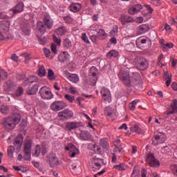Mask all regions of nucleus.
Listing matches in <instances>:
<instances>
[{
    "mask_svg": "<svg viewBox=\"0 0 177 177\" xmlns=\"http://www.w3.org/2000/svg\"><path fill=\"white\" fill-rule=\"evenodd\" d=\"M10 59L14 62H19V57L16 54H12Z\"/></svg>",
    "mask_w": 177,
    "mask_h": 177,
    "instance_id": "62",
    "label": "nucleus"
},
{
    "mask_svg": "<svg viewBox=\"0 0 177 177\" xmlns=\"http://www.w3.org/2000/svg\"><path fill=\"white\" fill-rule=\"evenodd\" d=\"M65 150H66V151H70L69 154L72 158L80 153L78 149H77L73 144H70L68 147H66Z\"/></svg>",
    "mask_w": 177,
    "mask_h": 177,
    "instance_id": "10",
    "label": "nucleus"
},
{
    "mask_svg": "<svg viewBox=\"0 0 177 177\" xmlns=\"http://www.w3.org/2000/svg\"><path fill=\"white\" fill-rule=\"evenodd\" d=\"M70 60V54L67 51L61 52L58 55V61L60 63H64V62H68Z\"/></svg>",
    "mask_w": 177,
    "mask_h": 177,
    "instance_id": "14",
    "label": "nucleus"
},
{
    "mask_svg": "<svg viewBox=\"0 0 177 177\" xmlns=\"http://www.w3.org/2000/svg\"><path fill=\"white\" fill-rule=\"evenodd\" d=\"M51 50L54 55H57V46L55 44L51 45Z\"/></svg>",
    "mask_w": 177,
    "mask_h": 177,
    "instance_id": "56",
    "label": "nucleus"
},
{
    "mask_svg": "<svg viewBox=\"0 0 177 177\" xmlns=\"http://www.w3.org/2000/svg\"><path fill=\"white\" fill-rule=\"evenodd\" d=\"M22 32H24L25 35H30V34H31V28L28 24H25L23 26Z\"/></svg>",
    "mask_w": 177,
    "mask_h": 177,
    "instance_id": "33",
    "label": "nucleus"
},
{
    "mask_svg": "<svg viewBox=\"0 0 177 177\" xmlns=\"http://www.w3.org/2000/svg\"><path fill=\"white\" fill-rule=\"evenodd\" d=\"M43 23L44 26L47 27L48 30H51L52 27H53V21L50 19V16H44Z\"/></svg>",
    "mask_w": 177,
    "mask_h": 177,
    "instance_id": "16",
    "label": "nucleus"
},
{
    "mask_svg": "<svg viewBox=\"0 0 177 177\" xmlns=\"http://www.w3.org/2000/svg\"><path fill=\"white\" fill-rule=\"evenodd\" d=\"M171 107L172 109V111H169L167 112L166 115H169L171 114H175L177 113V100L176 99L173 100V102L171 104Z\"/></svg>",
    "mask_w": 177,
    "mask_h": 177,
    "instance_id": "23",
    "label": "nucleus"
},
{
    "mask_svg": "<svg viewBox=\"0 0 177 177\" xmlns=\"http://www.w3.org/2000/svg\"><path fill=\"white\" fill-rule=\"evenodd\" d=\"M13 88H15V83L12 80H8L3 86V89L6 92H9V91H12Z\"/></svg>",
    "mask_w": 177,
    "mask_h": 177,
    "instance_id": "22",
    "label": "nucleus"
},
{
    "mask_svg": "<svg viewBox=\"0 0 177 177\" xmlns=\"http://www.w3.org/2000/svg\"><path fill=\"white\" fill-rule=\"evenodd\" d=\"M32 147V140L30 139L25 140L24 143V158L26 161L31 160V149Z\"/></svg>",
    "mask_w": 177,
    "mask_h": 177,
    "instance_id": "2",
    "label": "nucleus"
},
{
    "mask_svg": "<svg viewBox=\"0 0 177 177\" xmlns=\"http://www.w3.org/2000/svg\"><path fill=\"white\" fill-rule=\"evenodd\" d=\"M74 115V113L70 109H64L62 111L58 113V117H59L60 120L63 121H66L67 120H70Z\"/></svg>",
    "mask_w": 177,
    "mask_h": 177,
    "instance_id": "6",
    "label": "nucleus"
},
{
    "mask_svg": "<svg viewBox=\"0 0 177 177\" xmlns=\"http://www.w3.org/2000/svg\"><path fill=\"white\" fill-rule=\"evenodd\" d=\"M160 138L159 143H160V144L164 143L165 142V140H167V136L162 133H160ZM152 145L153 146H157V145H158V142L155 143L154 140H152Z\"/></svg>",
    "mask_w": 177,
    "mask_h": 177,
    "instance_id": "30",
    "label": "nucleus"
},
{
    "mask_svg": "<svg viewBox=\"0 0 177 177\" xmlns=\"http://www.w3.org/2000/svg\"><path fill=\"white\" fill-rule=\"evenodd\" d=\"M46 32V26L41 21H39L37 24L36 28V35L39 34L40 35H44Z\"/></svg>",
    "mask_w": 177,
    "mask_h": 177,
    "instance_id": "11",
    "label": "nucleus"
},
{
    "mask_svg": "<svg viewBox=\"0 0 177 177\" xmlns=\"http://www.w3.org/2000/svg\"><path fill=\"white\" fill-rule=\"evenodd\" d=\"M8 79V73L5 72L3 70L0 71V82L1 81H5V80Z\"/></svg>",
    "mask_w": 177,
    "mask_h": 177,
    "instance_id": "40",
    "label": "nucleus"
},
{
    "mask_svg": "<svg viewBox=\"0 0 177 177\" xmlns=\"http://www.w3.org/2000/svg\"><path fill=\"white\" fill-rule=\"evenodd\" d=\"M146 161L148 162L149 167H151L152 168H157V167H160V161L156 158V156H154V154L153 153L147 155Z\"/></svg>",
    "mask_w": 177,
    "mask_h": 177,
    "instance_id": "5",
    "label": "nucleus"
},
{
    "mask_svg": "<svg viewBox=\"0 0 177 177\" xmlns=\"http://www.w3.org/2000/svg\"><path fill=\"white\" fill-rule=\"evenodd\" d=\"M47 78L49 80V81H55V80H56L53 70L50 68L48 69Z\"/></svg>",
    "mask_w": 177,
    "mask_h": 177,
    "instance_id": "36",
    "label": "nucleus"
},
{
    "mask_svg": "<svg viewBox=\"0 0 177 177\" xmlns=\"http://www.w3.org/2000/svg\"><path fill=\"white\" fill-rule=\"evenodd\" d=\"M131 132H136V133H142V129H140V127H139L138 125H133L131 128Z\"/></svg>",
    "mask_w": 177,
    "mask_h": 177,
    "instance_id": "43",
    "label": "nucleus"
},
{
    "mask_svg": "<svg viewBox=\"0 0 177 177\" xmlns=\"http://www.w3.org/2000/svg\"><path fill=\"white\" fill-rule=\"evenodd\" d=\"M48 162L51 168H55V167L59 165V159H57L56 153H54L53 152L50 153L48 156Z\"/></svg>",
    "mask_w": 177,
    "mask_h": 177,
    "instance_id": "7",
    "label": "nucleus"
},
{
    "mask_svg": "<svg viewBox=\"0 0 177 177\" xmlns=\"http://www.w3.org/2000/svg\"><path fill=\"white\" fill-rule=\"evenodd\" d=\"M71 12H73V13H77L80 12L82 8V4L80 3H72L69 6Z\"/></svg>",
    "mask_w": 177,
    "mask_h": 177,
    "instance_id": "15",
    "label": "nucleus"
},
{
    "mask_svg": "<svg viewBox=\"0 0 177 177\" xmlns=\"http://www.w3.org/2000/svg\"><path fill=\"white\" fill-rule=\"evenodd\" d=\"M171 48H174V44L172 43H167L165 44L162 42V49L164 50V52H167V50H169L171 49Z\"/></svg>",
    "mask_w": 177,
    "mask_h": 177,
    "instance_id": "35",
    "label": "nucleus"
},
{
    "mask_svg": "<svg viewBox=\"0 0 177 177\" xmlns=\"http://www.w3.org/2000/svg\"><path fill=\"white\" fill-rule=\"evenodd\" d=\"M37 37L39 41V44H41V45H45L46 44V37H43V35H40L39 33H37Z\"/></svg>",
    "mask_w": 177,
    "mask_h": 177,
    "instance_id": "41",
    "label": "nucleus"
},
{
    "mask_svg": "<svg viewBox=\"0 0 177 177\" xmlns=\"http://www.w3.org/2000/svg\"><path fill=\"white\" fill-rule=\"evenodd\" d=\"M26 92L29 96L36 95L37 92H38V84H35L32 87L27 88Z\"/></svg>",
    "mask_w": 177,
    "mask_h": 177,
    "instance_id": "17",
    "label": "nucleus"
},
{
    "mask_svg": "<svg viewBox=\"0 0 177 177\" xmlns=\"http://www.w3.org/2000/svg\"><path fill=\"white\" fill-rule=\"evenodd\" d=\"M13 15H18V13H21L24 10V3L23 2H20L17 4L15 7H13L11 10Z\"/></svg>",
    "mask_w": 177,
    "mask_h": 177,
    "instance_id": "13",
    "label": "nucleus"
},
{
    "mask_svg": "<svg viewBox=\"0 0 177 177\" xmlns=\"http://www.w3.org/2000/svg\"><path fill=\"white\" fill-rule=\"evenodd\" d=\"M23 93H24V88H23V87L19 86L15 91V96L17 97H19L20 96H21V95H23Z\"/></svg>",
    "mask_w": 177,
    "mask_h": 177,
    "instance_id": "44",
    "label": "nucleus"
},
{
    "mask_svg": "<svg viewBox=\"0 0 177 177\" xmlns=\"http://www.w3.org/2000/svg\"><path fill=\"white\" fill-rule=\"evenodd\" d=\"M131 177H139V169L134 167L131 174Z\"/></svg>",
    "mask_w": 177,
    "mask_h": 177,
    "instance_id": "54",
    "label": "nucleus"
},
{
    "mask_svg": "<svg viewBox=\"0 0 177 177\" xmlns=\"http://www.w3.org/2000/svg\"><path fill=\"white\" fill-rule=\"evenodd\" d=\"M0 111L1 114H9V106L8 105H1Z\"/></svg>",
    "mask_w": 177,
    "mask_h": 177,
    "instance_id": "39",
    "label": "nucleus"
},
{
    "mask_svg": "<svg viewBox=\"0 0 177 177\" xmlns=\"http://www.w3.org/2000/svg\"><path fill=\"white\" fill-rule=\"evenodd\" d=\"M93 149L95 153L97 154H102V148L100 146L96 145V144L93 145Z\"/></svg>",
    "mask_w": 177,
    "mask_h": 177,
    "instance_id": "50",
    "label": "nucleus"
},
{
    "mask_svg": "<svg viewBox=\"0 0 177 177\" xmlns=\"http://www.w3.org/2000/svg\"><path fill=\"white\" fill-rule=\"evenodd\" d=\"M82 39L84 41V42L88 44V45L91 44L89 39H88V36H86V33H82Z\"/></svg>",
    "mask_w": 177,
    "mask_h": 177,
    "instance_id": "53",
    "label": "nucleus"
},
{
    "mask_svg": "<svg viewBox=\"0 0 177 177\" xmlns=\"http://www.w3.org/2000/svg\"><path fill=\"white\" fill-rule=\"evenodd\" d=\"M80 122H68L66 124V128L68 131H73L79 128Z\"/></svg>",
    "mask_w": 177,
    "mask_h": 177,
    "instance_id": "18",
    "label": "nucleus"
},
{
    "mask_svg": "<svg viewBox=\"0 0 177 177\" xmlns=\"http://www.w3.org/2000/svg\"><path fill=\"white\" fill-rule=\"evenodd\" d=\"M132 86L134 87L136 91H143V85L142 83H136L134 85L133 84Z\"/></svg>",
    "mask_w": 177,
    "mask_h": 177,
    "instance_id": "47",
    "label": "nucleus"
},
{
    "mask_svg": "<svg viewBox=\"0 0 177 177\" xmlns=\"http://www.w3.org/2000/svg\"><path fill=\"white\" fill-rule=\"evenodd\" d=\"M39 154H41V145H37L32 156L34 157H39Z\"/></svg>",
    "mask_w": 177,
    "mask_h": 177,
    "instance_id": "38",
    "label": "nucleus"
},
{
    "mask_svg": "<svg viewBox=\"0 0 177 177\" xmlns=\"http://www.w3.org/2000/svg\"><path fill=\"white\" fill-rule=\"evenodd\" d=\"M53 39L54 42L55 44H57V45H60V44H62V39L57 38V37H56V35L53 36Z\"/></svg>",
    "mask_w": 177,
    "mask_h": 177,
    "instance_id": "57",
    "label": "nucleus"
},
{
    "mask_svg": "<svg viewBox=\"0 0 177 177\" xmlns=\"http://www.w3.org/2000/svg\"><path fill=\"white\" fill-rule=\"evenodd\" d=\"M63 46L64 48L66 50H68V49H71L73 48V43L71 42V40L70 39L66 38L63 40Z\"/></svg>",
    "mask_w": 177,
    "mask_h": 177,
    "instance_id": "25",
    "label": "nucleus"
},
{
    "mask_svg": "<svg viewBox=\"0 0 177 177\" xmlns=\"http://www.w3.org/2000/svg\"><path fill=\"white\" fill-rule=\"evenodd\" d=\"M149 31H150V26L147 24H142L138 27L136 34L137 35H142V34H146V32Z\"/></svg>",
    "mask_w": 177,
    "mask_h": 177,
    "instance_id": "12",
    "label": "nucleus"
},
{
    "mask_svg": "<svg viewBox=\"0 0 177 177\" xmlns=\"http://www.w3.org/2000/svg\"><path fill=\"white\" fill-rule=\"evenodd\" d=\"M100 145L104 150L109 151L110 149V144L109 143V140H107V138H101L100 140Z\"/></svg>",
    "mask_w": 177,
    "mask_h": 177,
    "instance_id": "21",
    "label": "nucleus"
},
{
    "mask_svg": "<svg viewBox=\"0 0 177 177\" xmlns=\"http://www.w3.org/2000/svg\"><path fill=\"white\" fill-rule=\"evenodd\" d=\"M64 97H65V99H66V100L70 102V103H73L74 102V100H75V97L74 96L70 95L68 94H66Z\"/></svg>",
    "mask_w": 177,
    "mask_h": 177,
    "instance_id": "51",
    "label": "nucleus"
},
{
    "mask_svg": "<svg viewBox=\"0 0 177 177\" xmlns=\"http://www.w3.org/2000/svg\"><path fill=\"white\" fill-rule=\"evenodd\" d=\"M91 39L92 42H93V44H97V36L93 35L91 37Z\"/></svg>",
    "mask_w": 177,
    "mask_h": 177,
    "instance_id": "60",
    "label": "nucleus"
},
{
    "mask_svg": "<svg viewBox=\"0 0 177 177\" xmlns=\"http://www.w3.org/2000/svg\"><path fill=\"white\" fill-rule=\"evenodd\" d=\"M39 93L44 100H50L53 99V93L46 86H43L40 88Z\"/></svg>",
    "mask_w": 177,
    "mask_h": 177,
    "instance_id": "4",
    "label": "nucleus"
},
{
    "mask_svg": "<svg viewBox=\"0 0 177 177\" xmlns=\"http://www.w3.org/2000/svg\"><path fill=\"white\" fill-rule=\"evenodd\" d=\"M100 161H102V160L99 158L94 159V162L92 166V171L93 172H97V171L102 168V164H100Z\"/></svg>",
    "mask_w": 177,
    "mask_h": 177,
    "instance_id": "20",
    "label": "nucleus"
},
{
    "mask_svg": "<svg viewBox=\"0 0 177 177\" xmlns=\"http://www.w3.org/2000/svg\"><path fill=\"white\" fill-rule=\"evenodd\" d=\"M55 32L57 35H60L61 37L65 35L66 32H67V28L61 26L55 30Z\"/></svg>",
    "mask_w": 177,
    "mask_h": 177,
    "instance_id": "27",
    "label": "nucleus"
},
{
    "mask_svg": "<svg viewBox=\"0 0 177 177\" xmlns=\"http://www.w3.org/2000/svg\"><path fill=\"white\" fill-rule=\"evenodd\" d=\"M38 77L32 75L24 82V85H25V86H30L31 84H34V82H38Z\"/></svg>",
    "mask_w": 177,
    "mask_h": 177,
    "instance_id": "19",
    "label": "nucleus"
},
{
    "mask_svg": "<svg viewBox=\"0 0 177 177\" xmlns=\"http://www.w3.org/2000/svg\"><path fill=\"white\" fill-rule=\"evenodd\" d=\"M15 147L13 146H10L8 148V157H10V158H12V157H13V153L15 151Z\"/></svg>",
    "mask_w": 177,
    "mask_h": 177,
    "instance_id": "45",
    "label": "nucleus"
},
{
    "mask_svg": "<svg viewBox=\"0 0 177 177\" xmlns=\"http://www.w3.org/2000/svg\"><path fill=\"white\" fill-rule=\"evenodd\" d=\"M81 140H89L91 138V133L88 131H82L80 134Z\"/></svg>",
    "mask_w": 177,
    "mask_h": 177,
    "instance_id": "26",
    "label": "nucleus"
},
{
    "mask_svg": "<svg viewBox=\"0 0 177 177\" xmlns=\"http://www.w3.org/2000/svg\"><path fill=\"white\" fill-rule=\"evenodd\" d=\"M65 107H67V105L63 101H55L50 106L53 111H60V110H63Z\"/></svg>",
    "mask_w": 177,
    "mask_h": 177,
    "instance_id": "8",
    "label": "nucleus"
},
{
    "mask_svg": "<svg viewBox=\"0 0 177 177\" xmlns=\"http://www.w3.org/2000/svg\"><path fill=\"white\" fill-rule=\"evenodd\" d=\"M99 39H106L107 38V33L103 29H100L97 32V35Z\"/></svg>",
    "mask_w": 177,
    "mask_h": 177,
    "instance_id": "31",
    "label": "nucleus"
},
{
    "mask_svg": "<svg viewBox=\"0 0 177 177\" xmlns=\"http://www.w3.org/2000/svg\"><path fill=\"white\" fill-rule=\"evenodd\" d=\"M69 81H71V82H74V84H77L78 81H80V77H78V75L77 74H71L68 76Z\"/></svg>",
    "mask_w": 177,
    "mask_h": 177,
    "instance_id": "34",
    "label": "nucleus"
},
{
    "mask_svg": "<svg viewBox=\"0 0 177 177\" xmlns=\"http://www.w3.org/2000/svg\"><path fill=\"white\" fill-rule=\"evenodd\" d=\"M120 20L123 25L127 24V23L133 21V19H132L129 15H122Z\"/></svg>",
    "mask_w": 177,
    "mask_h": 177,
    "instance_id": "24",
    "label": "nucleus"
},
{
    "mask_svg": "<svg viewBox=\"0 0 177 177\" xmlns=\"http://www.w3.org/2000/svg\"><path fill=\"white\" fill-rule=\"evenodd\" d=\"M23 135L20 134L16 137L14 140V147L15 149L19 152L21 149V145H23Z\"/></svg>",
    "mask_w": 177,
    "mask_h": 177,
    "instance_id": "9",
    "label": "nucleus"
},
{
    "mask_svg": "<svg viewBox=\"0 0 177 177\" xmlns=\"http://www.w3.org/2000/svg\"><path fill=\"white\" fill-rule=\"evenodd\" d=\"M163 78L165 81H166L167 86H169L171 82H172V77L169 76V73H168V72H165Z\"/></svg>",
    "mask_w": 177,
    "mask_h": 177,
    "instance_id": "29",
    "label": "nucleus"
},
{
    "mask_svg": "<svg viewBox=\"0 0 177 177\" xmlns=\"http://www.w3.org/2000/svg\"><path fill=\"white\" fill-rule=\"evenodd\" d=\"M109 89L104 88H102L100 93L104 99V97H106V96H107L109 95Z\"/></svg>",
    "mask_w": 177,
    "mask_h": 177,
    "instance_id": "52",
    "label": "nucleus"
},
{
    "mask_svg": "<svg viewBox=\"0 0 177 177\" xmlns=\"http://www.w3.org/2000/svg\"><path fill=\"white\" fill-rule=\"evenodd\" d=\"M21 115L15 113L11 117L6 118L3 122V126L6 129H15L16 125L20 122Z\"/></svg>",
    "mask_w": 177,
    "mask_h": 177,
    "instance_id": "1",
    "label": "nucleus"
},
{
    "mask_svg": "<svg viewBox=\"0 0 177 177\" xmlns=\"http://www.w3.org/2000/svg\"><path fill=\"white\" fill-rule=\"evenodd\" d=\"M134 63L137 68L140 70V71H146L149 68V61L145 57H136L134 59Z\"/></svg>",
    "mask_w": 177,
    "mask_h": 177,
    "instance_id": "3",
    "label": "nucleus"
},
{
    "mask_svg": "<svg viewBox=\"0 0 177 177\" xmlns=\"http://www.w3.org/2000/svg\"><path fill=\"white\" fill-rule=\"evenodd\" d=\"M134 7L137 10V12H140V10H142V9H143V6H142L140 4H137V5L134 6Z\"/></svg>",
    "mask_w": 177,
    "mask_h": 177,
    "instance_id": "63",
    "label": "nucleus"
},
{
    "mask_svg": "<svg viewBox=\"0 0 177 177\" xmlns=\"http://www.w3.org/2000/svg\"><path fill=\"white\" fill-rule=\"evenodd\" d=\"M44 53L46 55V57H49V56H50V50H49V48H44Z\"/></svg>",
    "mask_w": 177,
    "mask_h": 177,
    "instance_id": "58",
    "label": "nucleus"
},
{
    "mask_svg": "<svg viewBox=\"0 0 177 177\" xmlns=\"http://www.w3.org/2000/svg\"><path fill=\"white\" fill-rule=\"evenodd\" d=\"M138 11L136 10L135 6L129 9V13L130 15H136V13H138Z\"/></svg>",
    "mask_w": 177,
    "mask_h": 177,
    "instance_id": "55",
    "label": "nucleus"
},
{
    "mask_svg": "<svg viewBox=\"0 0 177 177\" xmlns=\"http://www.w3.org/2000/svg\"><path fill=\"white\" fill-rule=\"evenodd\" d=\"M132 80L133 81L134 80L136 82H138V81L140 80V75L139 73H133Z\"/></svg>",
    "mask_w": 177,
    "mask_h": 177,
    "instance_id": "48",
    "label": "nucleus"
},
{
    "mask_svg": "<svg viewBox=\"0 0 177 177\" xmlns=\"http://www.w3.org/2000/svg\"><path fill=\"white\" fill-rule=\"evenodd\" d=\"M114 168L115 169H118V171H125V164L121 163L114 166Z\"/></svg>",
    "mask_w": 177,
    "mask_h": 177,
    "instance_id": "49",
    "label": "nucleus"
},
{
    "mask_svg": "<svg viewBox=\"0 0 177 177\" xmlns=\"http://www.w3.org/2000/svg\"><path fill=\"white\" fill-rule=\"evenodd\" d=\"M118 33V26L114 25L113 29L111 30L110 34L112 37H115Z\"/></svg>",
    "mask_w": 177,
    "mask_h": 177,
    "instance_id": "46",
    "label": "nucleus"
},
{
    "mask_svg": "<svg viewBox=\"0 0 177 177\" xmlns=\"http://www.w3.org/2000/svg\"><path fill=\"white\" fill-rule=\"evenodd\" d=\"M128 75L129 74L127 73L126 76L125 75H122V79L124 81V84L126 86H128L129 88H131L132 86V82H131V81L129 80V79H128Z\"/></svg>",
    "mask_w": 177,
    "mask_h": 177,
    "instance_id": "28",
    "label": "nucleus"
},
{
    "mask_svg": "<svg viewBox=\"0 0 177 177\" xmlns=\"http://www.w3.org/2000/svg\"><path fill=\"white\" fill-rule=\"evenodd\" d=\"M115 149H113V151L117 153L118 151L119 153H121L122 151V147L121 145H117L115 146Z\"/></svg>",
    "mask_w": 177,
    "mask_h": 177,
    "instance_id": "59",
    "label": "nucleus"
},
{
    "mask_svg": "<svg viewBox=\"0 0 177 177\" xmlns=\"http://www.w3.org/2000/svg\"><path fill=\"white\" fill-rule=\"evenodd\" d=\"M171 88H172L173 91H177V83L176 82L172 83Z\"/></svg>",
    "mask_w": 177,
    "mask_h": 177,
    "instance_id": "64",
    "label": "nucleus"
},
{
    "mask_svg": "<svg viewBox=\"0 0 177 177\" xmlns=\"http://www.w3.org/2000/svg\"><path fill=\"white\" fill-rule=\"evenodd\" d=\"M22 56H24V57H25V62L26 63H27V62H28V60H30V55H28V53H24L22 54Z\"/></svg>",
    "mask_w": 177,
    "mask_h": 177,
    "instance_id": "61",
    "label": "nucleus"
},
{
    "mask_svg": "<svg viewBox=\"0 0 177 177\" xmlns=\"http://www.w3.org/2000/svg\"><path fill=\"white\" fill-rule=\"evenodd\" d=\"M38 75L39 77H45V75H46V71L45 70V66H42L39 68Z\"/></svg>",
    "mask_w": 177,
    "mask_h": 177,
    "instance_id": "42",
    "label": "nucleus"
},
{
    "mask_svg": "<svg viewBox=\"0 0 177 177\" xmlns=\"http://www.w3.org/2000/svg\"><path fill=\"white\" fill-rule=\"evenodd\" d=\"M118 57V51L115 50H111L107 54L106 57L108 59H111V57Z\"/></svg>",
    "mask_w": 177,
    "mask_h": 177,
    "instance_id": "32",
    "label": "nucleus"
},
{
    "mask_svg": "<svg viewBox=\"0 0 177 177\" xmlns=\"http://www.w3.org/2000/svg\"><path fill=\"white\" fill-rule=\"evenodd\" d=\"M113 108L111 106H106L104 109V114L107 117H111V115H113Z\"/></svg>",
    "mask_w": 177,
    "mask_h": 177,
    "instance_id": "37",
    "label": "nucleus"
}]
</instances>
